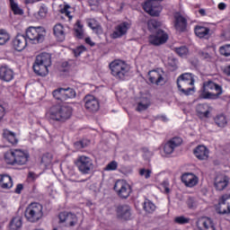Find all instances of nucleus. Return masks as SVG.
Segmentation results:
<instances>
[{"instance_id": "1", "label": "nucleus", "mask_w": 230, "mask_h": 230, "mask_svg": "<svg viewBox=\"0 0 230 230\" xmlns=\"http://www.w3.org/2000/svg\"><path fill=\"white\" fill-rule=\"evenodd\" d=\"M73 114V108L67 105H55L50 107L47 112V118L53 121H66Z\"/></svg>"}, {"instance_id": "2", "label": "nucleus", "mask_w": 230, "mask_h": 230, "mask_svg": "<svg viewBox=\"0 0 230 230\" xmlns=\"http://www.w3.org/2000/svg\"><path fill=\"white\" fill-rule=\"evenodd\" d=\"M25 218L31 224H37L44 218V207L40 203L33 202L25 209Z\"/></svg>"}, {"instance_id": "3", "label": "nucleus", "mask_w": 230, "mask_h": 230, "mask_svg": "<svg viewBox=\"0 0 230 230\" xmlns=\"http://www.w3.org/2000/svg\"><path fill=\"white\" fill-rule=\"evenodd\" d=\"M109 67L116 80H125L130 73V66L123 60L116 59L110 63Z\"/></svg>"}, {"instance_id": "4", "label": "nucleus", "mask_w": 230, "mask_h": 230, "mask_svg": "<svg viewBox=\"0 0 230 230\" xmlns=\"http://www.w3.org/2000/svg\"><path fill=\"white\" fill-rule=\"evenodd\" d=\"M30 155L21 149L10 150L4 154V161L7 164H19L22 166L28 163Z\"/></svg>"}, {"instance_id": "5", "label": "nucleus", "mask_w": 230, "mask_h": 230, "mask_svg": "<svg viewBox=\"0 0 230 230\" xmlns=\"http://www.w3.org/2000/svg\"><path fill=\"white\" fill-rule=\"evenodd\" d=\"M195 78L193 77V74L185 73L181 75L177 79V85L179 91L185 94V96H190L191 94V91H195Z\"/></svg>"}, {"instance_id": "6", "label": "nucleus", "mask_w": 230, "mask_h": 230, "mask_svg": "<svg viewBox=\"0 0 230 230\" xmlns=\"http://www.w3.org/2000/svg\"><path fill=\"white\" fill-rule=\"evenodd\" d=\"M201 98L205 100H215L222 94V86L213 83V81H207L203 84Z\"/></svg>"}, {"instance_id": "7", "label": "nucleus", "mask_w": 230, "mask_h": 230, "mask_svg": "<svg viewBox=\"0 0 230 230\" xmlns=\"http://www.w3.org/2000/svg\"><path fill=\"white\" fill-rule=\"evenodd\" d=\"M75 164L79 172H81V173H83L84 175H87L94 170V163L93 162L91 157L87 155H79L75 159Z\"/></svg>"}, {"instance_id": "8", "label": "nucleus", "mask_w": 230, "mask_h": 230, "mask_svg": "<svg viewBox=\"0 0 230 230\" xmlns=\"http://www.w3.org/2000/svg\"><path fill=\"white\" fill-rule=\"evenodd\" d=\"M59 224L64 226L65 227H69L73 229V227H78L82 224V220L76 216V214L68 213V212H61L58 215Z\"/></svg>"}, {"instance_id": "9", "label": "nucleus", "mask_w": 230, "mask_h": 230, "mask_svg": "<svg viewBox=\"0 0 230 230\" xmlns=\"http://www.w3.org/2000/svg\"><path fill=\"white\" fill-rule=\"evenodd\" d=\"M26 37L29 40H32L34 44H39V42L44 40L46 30L42 27H29L26 31Z\"/></svg>"}, {"instance_id": "10", "label": "nucleus", "mask_w": 230, "mask_h": 230, "mask_svg": "<svg viewBox=\"0 0 230 230\" xmlns=\"http://www.w3.org/2000/svg\"><path fill=\"white\" fill-rule=\"evenodd\" d=\"M113 190L120 199H128L130 193H132L130 184L125 180H118L114 184Z\"/></svg>"}, {"instance_id": "11", "label": "nucleus", "mask_w": 230, "mask_h": 230, "mask_svg": "<svg viewBox=\"0 0 230 230\" xmlns=\"http://www.w3.org/2000/svg\"><path fill=\"white\" fill-rule=\"evenodd\" d=\"M53 96L56 100L66 102V100L76 98V92L73 88H59L53 92Z\"/></svg>"}, {"instance_id": "12", "label": "nucleus", "mask_w": 230, "mask_h": 230, "mask_svg": "<svg viewBox=\"0 0 230 230\" xmlns=\"http://www.w3.org/2000/svg\"><path fill=\"white\" fill-rule=\"evenodd\" d=\"M144 10L153 17H159V13L163 11V7L155 0H148L144 4Z\"/></svg>"}, {"instance_id": "13", "label": "nucleus", "mask_w": 230, "mask_h": 230, "mask_svg": "<svg viewBox=\"0 0 230 230\" xmlns=\"http://www.w3.org/2000/svg\"><path fill=\"white\" fill-rule=\"evenodd\" d=\"M149 82L155 85H164L166 78H164V71L161 69L152 70L148 73Z\"/></svg>"}, {"instance_id": "14", "label": "nucleus", "mask_w": 230, "mask_h": 230, "mask_svg": "<svg viewBox=\"0 0 230 230\" xmlns=\"http://www.w3.org/2000/svg\"><path fill=\"white\" fill-rule=\"evenodd\" d=\"M168 41V33L163 30H158L155 34L149 36V44L161 46Z\"/></svg>"}, {"instance_id": "15", "label": "nucleus", "mask_w": 230, "mask_h": 230, "mask_svg": "<svg viewBox=\"0 0 230 230\" xmlns=\"http://www.w3.org/2000/svg\"><path fill=\"white\" fill-rule=\"evenodd\" d=\"M229 186V177L217 173L214 178V188L217 191H224Z\"/></svg>"}, {"instance_id": "16", "label": "nucleus", "mask_w": 230, "mask_h": 230, "mask_svg": "<svg viewBox=\"0 0 230 230\" xmlns=\"http://www.w3.org/2000/svg\"><path fill=\"white\" fill-rule=\"evenodd\" d=\"M130 29V24L127 22H124L117 25L113 32L110 35L111 39H121L123 35H127V32Z\"/></svg>"}, {"instance_id": "17", "label": "nucleus", "mask_w": 230, "mask_h": 230, "mask_svg": "<svg viewBox=\"0 0 230 230\" xmlns=\"http://www.w3.org/2000/svg\"><path fill=\"white\" fill-rule=\"evenodd\" d=\"M84 107L89 112H97L100 111V102L93 95H87L84 98Z\"/></svg>"}, {"instance_id": "18", "label": "nucleus", "mask_w": 230, "mask_h": 230, "mask_svg": "<svg viewBox=\"0 0 230 230\" xmlns=\"http://www.w3.org/2000/svg\"><path fill=\"white\" fill-rule=\"evenodd\" d=\"M117 217L120 220H130L132 218V208L128 205H119L117 208Z\"/></svg>"}, {"instance_id": "19", "label": "nucleus", "mask_w": 230, "mask_h": 230, "mask_svg": "<svg viewBox=\"0 0 230 230\" xmlns=\"http://www.w3.org/2000/svg\"><path fill=\"white\" fill-rule=\"evenodd\" d=\"M196 226L199 230H217L213 220L209 217H200L198 219Z\"/></svg>"}, {"instance_id": "20", "label": "nucleus", "mask_w": 230, "mask_h": 230, "mask_svg": "<svg viewBox=\"0 0 230 230\" xmlns=\"http://www.w3.org/2000/svg\"><path fill=\"white\" fill-rule=\"evenodd\" d=\"M181 181L187 188H194L199 184V177L191 172H186L182 174Z\"/></svg>"}, {"instance_id": "21", "label": "nucleus", "mask_w": 230, "mask_h": 230, "mask_svg": "<svg viewBox=\"0 0 230 230\" xmlns=\"http://www.w3.org/2000/svg\"><path fill=\"white\" fill-rule=\"evenodd\" d=\"M13 46L16 51H22L28 46V40L26 36L18 34L13 40Z\"/></svg>"}, {"instance_id": "22", "label": "nucleus", "mask_w": 230, "mask_h": 230, "mask_svg": "<svg viewBox=\"0 0 230 230\" xmlns=\"http://www.w3.org/2000/svg\"><path fill=\"white\" fill-rule=\"evenodd\" d=\"M193 154L199 161H207L209 158V149L206 146H198L193 150Z\"/></svg>"}, {"instance_id": "23", "label": "nucleus", "mask_w": 230, "mask_h": 230, "mask_svg": "<svg viewBox=\"0 0 230 230\" xmlns=\"http://www.w3.org/2000/svg\"><path fill=\"white\" fill-rule=\"evenodd\" d=\"M175 23L174 26L178 31H184L188 22L186 18L181 14V13H175L174 14Z\"/></svg>"}, {"instance_id": "24", "label": "nucleus", "mask_w": 230, "mask_h": 230, "mask_svg": "<svg viewBox=\"0 0 230 230\" xmlns=\"http://www.w3.org/2000/svg\"><path fill=\"white\" fill-rule=\"evenodd\" d=\"M0 80H3V82H12L13 80V70L8 66H1Z\"/></svg>"}, {"instance_id": "25", "label": "nucleus", "mask_w": 230, "mask_h": 230, "mask_svg": "<svg viewBox=\"0 0 230 230\" xmlns=\"http://www.w3.org/2000/svg\"><path fill=\"white\" fill-rule=\"evenodd\" d=\"M49 66L42 63H39V61H35L33 65L34 73H36V75H39L40 76H46V75H48L49 73Z\"/></svg>"}, {"instance_id": "26", "label": "nucleus", "mask_w": 230, "mask_h": 230, "mask_svg": "<svg viewBox=\"0 0 230 230\" xmlns=\"http://www.w3.org/2000/svg\"><path fill=\"white\" fill-rule=\"evenodd\" d=\"M87 24L89 28H91V30H93V31H94V33L97 35H102L103 33V28H102V25L100 22H98V21L94 19H88Z\"/></svg>"}, {"instance_id": "27", "label": "nucleus", "mask_w": 230, "mask_h": 230, "mask_svg": "<svg viewBox=\"0 0 230 230\" xmlns=\"http://www.w3.org/2000/svg\"><path fill=\"white\" fill-rule=\"evenodd\" d=\"M36 62L39 64H43L44 66H51V54L49 53H41L36 57Z\"/></svg>"}, {"instance_id": "28", "label": "nucleus", "mask_w": 230, "mask_h": 230, "mask_svg": "<svg viewBox=\"0 0 230 230\" xmlns=\"http://www.w3.org/2000/svg\"><path fill=\"white\" fill-rule=\"evenodd\" d=\"M13 186V181H12V177L9 175L0 174V187L3 190H10Z\"/></svg>"}, {"instance_id": "29", "label": "nucleus", "mask_w": 230, "mask_h": 230, "mask_svg": "<svg viewBox=\"0 0 230 230\" xmlns=\"http://www.w3.org/2000/svg\"><path fill=\"white\" fill-rule=\"evenodd\" d=\"M3 137L4 139H6L8 143H11V145H17V143H19V139L17 138L15 133L8 129H4Z\"/></svg>"}, {"instance_id": "30", "label": "nucleus", "mask_w": 230, "mask_h": 230, "mask_svg": "<svg viewBox=\"0 0 230 230\" xmlns=\"http://www.w3.org/2000/svg\"><path fill=\"white\" fill-rule=\"evenodd\" d=\"M197 112L200 118H209V113L211 112V109L208 104H199L197 106Z\"/></svg>"}, {"instance_id": "31", "label": "nucleus", "mask_w": 230, "mask_h": 230, "mask_svg": "<svg viewBox=\"0 0 230 230\" xmlns=\"http://www.w3.org/2000/svg\"><path fill=\"white\" fill-rule=\"evenodd\" d=\"M54 35L60 41L66 39V32L64 31V25L58 23L54 26Z\"/></svg>"}, {"instance_id": "32", "label": "nucleus", "mask_w": 230, "mask_h": 230, "mask_svg": "<svg viewBox=\"0 0 230 230\" xmlns=\"http://www.w3.org/2000/svg\"><path fill=\"white\" fill-rule=\"evenodd\" d=\"M9 227L11 230H19L22 227V217L15 216L12 218Z\"/></svg>"}, {"instance_id": "33", "label": "nucleus", "mask_w": 230, "mask_h": 230, "mask_svg": "<svg viewBox=\"0 0 230 230\" xmlns=\"http://www.w3.org/2000/svg\"><path fill=\"white\" fill-rule=\"evenodd\" d=\"M148 107H150V99L142 97L137 102L136 111H137V112H143V111H146Z\"/></svg>"}, {"instance_id": "34", "label": "nucleus", "mask_w": 230, "mask_h": 230, "mask_svg": "<svg viewBox=\"0 0 230 230\" xmlns=\"http://www.w3.org/2000/svg\"><path fill=\"white\" fill-rule=\"evenodd\" d=\"M214 121L217 127L224 128L226 125H227V117L221 113L214 118Z\"/></svg>"}, {"instance_id": "35", "label": "nucleus", "mask_w": 230, "mask_h": 230, "mask_svg": "<svg viewBox=\"0 0 230 230\" xmlns=\"http://www.w3.org/2000/svg\"><path fill=\"white\" fill-rule=\"evenodd\" d=\"M195 34L197 37H199V39H204L206 35H209V28L198 26L195 28Z\"/></svg>"}, {"instance_id": "36", "label": "nucleus", "mask_w": 230, "mask_h": 230, "mask_svg": "<svg viewBox=\"0 0 230 230\" xmlns=\"http://www.w3.org/2000/svg\"><path fill=\"white\" fill-rule=\"evenodd\" d=\"M10 42V33L4 29H0V46Z\"/></svg>"}, {"instance_id": "37", "label": "nucleus", "mask_w": 230, "mask_h": 230, "mask_svg": "<svg viewBox=\"0 0 230 230\" xmlns=\"http://www.w3.org/2000/svg\"><path fill=\"white\" fill-rule=\"evenodd\" d=\"M11 9L13 10L14 15H22L24 13V11L19 7V4L15 3V0H9Z\"/></svg>"}, {"instance_id": "38", "label": "nucleus", "mask_w": 230, "mask_h": 230, "mask_svg": "<svg viewBox=\"0 0 230 230\" xmlns=\"http://www.w3.org/2000/svg\"><path fill=\"white\" fill-rule=\"evenodd\" d=\"M75 26H76L75 28V37H77V39H83L84 38V25L80 22V21H77Z\"/></svg>"}, {"instance_id": "39", "label": "nucleus", "mask_w": 230, "mask_h": 230, "mask_svg": "<svg viewBox=\"0 0 230 230\" xmlns=\"http://www.w3.org/2000/svg\"><path fill=\"white\" fill-rule=\"evenodd\" d=\"M144 209L146 213H154L155 211V205L150 200H146L144 202Z\"/></svg>"}, {"instance_id": "40", "label": "nucleus", "mask_w": 230, "mask_h": 230, "mask_svg": "<svg viewBox=\"0 0 230 230\" xmlns=\"http://www.w3.org/2000/svg\"><path fill=\"white\" fill-rule=\"evenodd\" d=\"M60 13L68 17L69 21L73 19V15H71V6L69 4H65L63 8L60 9Z\"/></svg>"}, {"instance_id": "41", "label": "nucleus", "mask_w": 230, "mask_h": 230, "mask_svg": "<svg viewBox=\"0 0 230 230\" xmlns=\"http://www.w3.org/2000/svg\"><path fill=\"white\" fill-rule=\"evenodd\" d=\"M168 142L173 146L174 149H176L178 146H181V145H182V138L179 137H174Z\"/></svg>"}, {"instance_id": "42", "label": "nucleus", "mask_w": 230, "mask_h": 230, "mask_svg": "<svg viewBox=\"0 0 230 230\" xmlns=\"http://www.w3.org/2000/svg\"><path fill=\"white\" fill-rule=\"evenodd\" d=\"M175 51L179 57H187L188 53H190V50L186 47H179L175 49Z\"/></svg>"}, {"instance_id": "43", "label": "nucleus", "mask_w": 230, "mask_h": 230, "mask_svg": "<svg viewBox=\"0 0 230 230\" xmlns=\"http://www.w3.org/2000/svg\"><path fill=\"white\" fill-rule=\"evenodd\" d=\"M175 224H180L181 226L184 224H190V217H186L184 216L176 217L174 218Z\"/></svg>"}, {"instance_id": "44", "label": "nucleus", "mask_w": 230, "mask_h": 230, "mask_svg": "<svg viewBox=\"0 0 230 230\" xmlns=\"http://www.w3.org/2000/svg\"><path fill=\"white\" fill-rule=\"evenodd\" d=\"M219 53L223 55V57H230V44L220 47Z\"/></svg>"}, {"instance_id": "45", "label": "nucleus", "mask_w": 230, "mask_h": 230, "mask_svg": "<svg viewBox=\"0 0 230 230\" xmlns=\"http://www.w3.org/2000/svg\"><path fill=\"white\" fill-rule=\"evenodd\" d=\"M139 175L145 177V179H150L152 175V170L142 168L139 170Z\"/></svg>"}, {"instance_id": "46", "label": "nucleus", "mask_w": 230, "mask_h": 230, "mask_svg": "<svg viewBox=\"0 0 230 230\" xmlns=\"http://www.w3.org/2000/svg\"><path fill=\"white\" fill-rule=\"evenodd\" d=\"M52 160H53V157L51 156V155H44L41 158V163L45 166H49V164H51Z\"/></svg>"}, {"instance_id": "47", "label": "nucleus", "mask_w": 230, "mask_h": 230, "mask_svg": "<svg viewBox=\"0 0 230 230\" xmlns=\"http://www.w3.org/2000/svg\"><path fill=\"white\" fill-rule=\"evenodd\" d=\"M175 148L170 144V142H167L164 146V152L167 155H170V154H173Z\"/></svg>"}, {"instance_id": "48", "label": "nucleus", "mask_w": 230, "mask_h": 230, "mask_svg": "<svg viewBox=\"0 0 230 230\" xmlns=\"http://www.w3.org/2000/svg\"><path fill=\"white\" fill-rule=\"evenodd\" d=\"M39 19H44L48 15V7L41 5L38 12Z\"/></svg>"}, {"instance_id": "49", "label": "nucleus", "mask_w": 230, "mask_h": 230, "mask_svg": "<svg viewBox=\"0 0 230 230\" xmlns=\"http://www.w3.org/2000/svg\"><path fill=\"white\" fill-rule=\"evenodd\" d=\"M147 26L149 30H154V28H160L161 22H157L156 20H149L147 22Z\"/></svg>"}, {"instance_id": "50", "label": "nucleus", "mask_w": 230, "mask_h": 230, "mask_svg": "<svg viewBox=\"0 0 230 230\" xmlns=\"http://www.w3.org/2000/svg\"><path fill=\"white\" fill-rule=\"evenodd\" d=\"M8 103L4 102L2 104H0V116H3L4 118V116H6V112H8Z\"/></svg>"}, {"instance_id": "51", "label": "nucleus", "mask_w": 230, "mask_h": 230, "mask_svg": "<svg viewBox=\"0 0 230 230\" xmlns=\"http://www.w3.org/2000/svg\"><path fill=\"white\" fill-rule=\"evenodd\" d=\"M89 145V142L87 141H79V142H75L74 144V146L76 150H82V148H85V146Z\"/></svg>"}, {"instance_id": "52", "label": "nucleus", "mask_w": 230, "mask_h": 230, "mask_svg": "<svg viewBox=\"0 0 230 230\" xmlns=\"http://www.w3.org/2000/svg\"><path fill=\"white\" fill-rule=\"evenodd\" d=\"M167 64L172 69H177V59L172 57L168 58Z\"/></svg>"}, {"instance_id": "53", "label": "nucleus", "mask_w": 230, "mask_h": 230, "mask_svg": "<svg viewBox=\"0 0 230 230\" xmlns=\"http://www.w3.org/2000/svg\"><path fill=\"white\" fill-rule=\"evenodd\" d=\"M118 169V163L116 161H112L110 164H107L105 167V170L108 172L117 170Z\"/></svg>"}, {"instance_id": "54", "label": "nucleus", "mask_w": 230, "mask_h": 230, "mask_svg": "<svg viewBox=\"0 0 230 230\" xmlns=\"http://www.w3.org/2000/svg\"><path fill=\"white\" fill-rule=\"evenodd\" d=\"M84 51H85V47L84 46H79L73 50L75 57H80Z\"/></svg>"}, {"instance_id": "55", "label": "nucleus", "mask_w": 230, "mask_h": 230, "mask_svg": "<svg viewBox=\"0 0 230 230\" xmlns=\"http://www.w3.org/2000/svg\"><path fill=\"white\" fill-rule=\"evenodd\" d=\"M187 204L190 209H193L194 208H197V202L193 198H189Z\"/></svg>"}, {"instance_id": "56", "label": "nucleus", "mask_w": 230, "mask_h": 230, "mask_svg": "<svg viewBox=\"0 0 230 230\" xmlns=\"http://www.w3.org/2000/svg\"><path fill=\"white\" fill-rule=\"evenodd\" d=\"M199 57H201V58H204L205 60L211 59V55L206 51H199Z\"/></svg>"}, {"instance_id": "57", "label": "nucleus", "mask_w": 230, "mask_h": 230, "mask_svg": "<svg viewBox=\"0 0 230 230\" xmlns=\"http://www.w3.org/2000/svg\"><path fill=\"white\" fill-rule=\"evenodd\" d=\"M223 37H225L226 40H230V24L223 33Z\"/></svg>"}, {"instance_id": "58", "label": "nucleus", "mask_w": 230, "mask_h": 230, "mask_svg": "<svg viewBox=\"0 0 230 230\" xmlns=\"http://www.w3.org/2000/svg\"><path fill=\"white\" fill-rule=\"evenodd\" d=\"M219 199H225V204H229L230 206V194H223Z\"/></svg>"}, {"instance_id": "59", "label": "nucleus", "mask_w": 230, "mask_h": 230, "mask_svg": "<svg viewBox=\"0 0 230 230\" xmlns=\"http://www.w3.org/2000/svg\"><path fill=\"white\" fill-rule=\"evenodd\" d=\"M24 189V186H22V184H18L16 189H15V193H21L22 191V190Z\"/></svg>"}, {"instance_id": "60", "label": "nucleus", "mask_w": 230, "mask_h": 230, "mask_svg": "<svg viewBox=\"0 0 230 230\" xmlns=\"http://www.w3.org/2000/svg\"><path fill=\"white\" fill-rule=\"evenodd\" d=\"M162 186L164 187L165 193H170V188L168 187V183L166 181H164Z\"/></svg>"}, {"instance_id": "61", "label": "nucleus", "mask_w": 230, "mask_h": 230, "mask_svg": "<svg viewBox=\"0 0 230 230\" xmlns=\"http://www.w3.org/2000/svg\"><path fill=\"white\" fill-rule=\"evenodd\" d=\"M41 0H24L25 4H33V3H39Z\"/></svg>"}, {"instance_id": "62", "label": "nucleus", "mask_w": 230, "mask_h": 230, "mask_svg": "<svg viewBox=\"0 0 230 230\" xmlns=\"http://www.w3.org/2000/svg\"><path fill=\"white\" fill-rule=\"evenodd\" d=\"M85 42H86V44H89V46H94V42H93V40H91V38H86Z\"/></svg>"}, {"instance_id": "63", "label": "nucleus", "mask_w": 230, "mask_h": 230, "mask_svg": "<svg viewBox=\"0 0 230 230\" xmlns=\"http://www.w3.org/2000/svg\"><path fill=\"white\" fill-rule=\"evenodd\" d=\"M218 8H219V10H226V4L220 3V4H218Z\"/></svg>"}, {"instance_id": "64", "label": "nucleus", "mask_w": 230, "mask_h": 230, "mask_svg": "<svg viewBox=\"0 0 230 230\" xmlns=\"http://www.w3.org/2000/svg\"><path fill=\"white\" fill-rule=\"evenodd\" d=\"M225 73H226V75H227L228 76H230V66H226V67L225 68Z\"/></svg>"}]
</instances>
